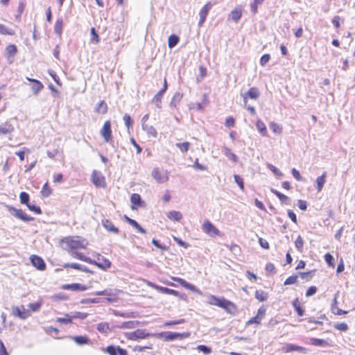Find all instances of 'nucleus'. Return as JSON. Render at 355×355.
Here are the masks:
<instances>
[{"instance_id": "obj_2", "label": "nucleus", "mask_w": 355, "mask_h": 355, "mask_svg": "<svg viewBox=\"0 0 355 355\" xmlns=\"http://www.w3.org/2000/svg\"><path fill=\"white\" fill-rule=\"evenodd\" d=\"M190 336L189 332L178 333L172 331H164L153 334V337L163 338L164 341H173L177 339L182 340Z\"/></svg>"}, {"instance_id": "obj_7", "label": "nucleus", "mask_w": 355, "mask_h": 355, "mask_svg": "<svg viewBox=\"0 0 355 355\" xmlns=\"http://www.w3.org/2000/svg\"><path fill=\"white\" fill-rule=\"evenodd\" d=\"M153 334L146 332L145 329H137L135 331L126 333V338L129 340H136L153 336Z\"/></svg>"}, {"instance_id": "obj_49", "label": "nucleus", "mask_w": 355, "mask_h": 355, "mask_svg": "<svg viewBox=\"0 0 355 355\" xmlns=\"http://www.w3.org/2000/svg\"><path fill=\"white\" fill-rule=\"evenodd\" d=\"M20 202L21 204L27 205L29 203L30 197L28 193L25 191H22L19 194Z\"/></svg>"}, {"instance_id": "obj_17", "label": "nucleus", "mask_w": 355, "mask_h": 355, "mask_svg": "<svg viewBox=\"0 0 355 355\" xmlns=\"http://www.w3.org/2000/svg\"><path fill=\"white\" fill-rule=\"evenodd\" d=\"M101 224L107 232L115 234H118L119 233V230L115 227L114 225L109 219H102Z\"/></svg>"}, {"instance_id": "obj_52", "label": "nucleus", "mask_w": 355, "mask_h": 355, "mask_svg": "<svg viewBox=\"0 0 355 355\" xmlns=\"http://www.w3.org/2000/svg\"><path fill=\"white\" fill-rule=\"evenodd\" d=\"M295 245L299 252H302L303 246H304V240L300 235H299L297 236V238L296 239V240L295 241Z\"/></svg>"}, {"instance_id": "obj_26", "label": "nucleus", "mask_w": 355, "mask_h": 355, "mask_svg": "<svg viewBox=\"0 0 355 355\" xmlns=\"http://www.w3.org/2000/svg\"><path fill=\"white\" fill-rule=\"evenodd\" d=\"M95 111L99 114H105L107 112V105L104 101H100L95 107Z\"/></svg>"}, {"instance_id": "obj_45", "label": "nucleus", "mask_w": 355, "mask_h": 355, "mask_svg": "<svg viewBox=\"0 0 355 355\" xmlns=\"http://www.w3.org/2000/svg\"><path fill=\"white\" fill-rule=\"evenodd\" d=\"M52 190L49 187L48 182H46L41 190V194L43 197L47 198L51 194Z\"/></svg>"}, {"instance_id": "obj_11", "label": "nucleus", "mask_w": 355, "mask_h": 355, "mask_svg": "<svg viewBox=\"0 0 355 355\" xmlns=\"http://www.w3.org/2000/svg\"><path fill=\"white\" fill-rule=\"evenodd\" d=\"M266 309L263 306H261L257 311V313L255 316L251 318L248 322L247 324H260L262 319L266 315Z\"/></svg>"}, {"instance_id": "obj_22", "label": "nucleus", "mask_w": 355, "mask_h": 355, "mask_svg": "<svg viewBox=\"0 0 355 355\" xmlns=\"http://www.w3.org/2000/svg\"><path fill=\"white\" fill-rule=\"evenodd\" d=\"M270 191L272 193H274L279 198V200L281 201L282 203H284L286 205H290L291 200L288 196H286V195L282 193L281 192H279V191H277L273 188H272L270 189Z\"/></svg>"}, {"instance_id": "obj_41", "label": "nucleus", "mask_w": 355, "mask_h": 355, "mask_svg": "<svg viewBox=\"0 0 355 355\" xmlns=\"http://www.w3.org/2000/svg\"><path fill=\"white\" fill-rule=\"evenodd\" d=\"M167 216L169 219L173 220L175 221H179L182 216L180 211H171L168 213Z\"/></svg>"}, {"instance_id": "obj_56", "label": "nucleus", "mask_w": 355, "mask_h": 355, "mask_svg": "<svg viewBox=\"0 0 355 355\" xmlns=\"http://www.w3.org/2000/svg\"><path fill=\"white\" fill-rule=\"evenodd\" d=\"M114 315L122 317V318H135V313L134 312H127V313H121L118 311H114Z\"/></svg>"}, {"instance_id": "obj_37", "label": "nucleus", "mask_w": 355, "mask_h": 355, "mask_svg": "<svg viewBox=\"0 0 355 355\" xmlns=\"http://www.w3.org/2000/svg\"><path fill=\"white\" fill-rule=\"evenodd\" d=\"M257 129L262 136L267 135L266 126L263 121L258 120L256 124Z\"/></svg>"}, {"instance_id": "obj_18", "label": "nucleus", "mask_w": 355, "mask_h": 355, "mask_svg": "<svg viewBox=\"0 0 355 355\" xmlns=\"http://www.w3.org/2000/svg\"><path fill=\"white\" fill-rule=\"evenodd\" d=\"M259 92L257 87H250L247 92L243 94V101L245 104L247 103V98L257 99L259 96Z\"/></svg>"}, {"instance_id": "obj_34", "label": "nucleus", "mask_w": 355, "mask_h": 355, "mask_svg": "<svg viewBox=\"0 0 355 355\" xmlns=\"http://www.w3.org/2000/svg\"><path fill=\"white\" fill-rule=\"evenodd\" d=\"M62 26H63V20L62 18H58L54 26V31L55 33L61 36L62 33Z\"/></svg>"}, {"instance_id": "obj_15", "label": "nucleus", "mask_w": 355, "mask_h": 355, "mask_svg": "<svg viewBox=\"0 0 355 355\" xmlns=\"http://www.w3.org/2000/svg\"><path fill=\"white\" fill-rule=\"evenodd\" d=\"M213 4L211 1L207 3L200 10L199 16L200 20L198 21V25L200 26L205 21L207 16L208 15L209 11L211 8Z\"/></svg>"}, {"instance_id": "obj_53", "label": "nucleus", "mask_w": 355, "mask_h": 355, "mask_svg": "<svg viewBox=\"0 0 355 355\" xmlns=\"http://www.w3.org/2000/svg\"><path fill=\"white\" fill-rule=\"evenodd\" d=\"M130 225L135 228L139 233L146 234V231L135 220H130Z\"/></svg>"}, {"instance_id": "obj_32", "label": "nucleus", "mask_w": 355, "mask_h": 355, "mask_svg": "<svg viewBox=\"0 0 355 355\" xmlns=\"http://www.w3.org/2000/svg\"><path fill=\"white\" fill-rule=\"evenodd\" d=\"M180 38L178 35L172 34L168 37V46L170 49L175 47L179 42Z\"/></svg>"}, {"instance_id": "obj_36", "label": "nucleus", "mask_w": 355, "mask_h": 355, "mask_svg": "<svg viewBox=\"0 0 355 355\" xmlns=\"http://www.w3.org/2000/svg\"><path fill=\"white\" fill-rule=\"evenodd\" d=\"M255 297L259 302H264L268 298V293L264 290H256Z\"/></svg>"}, {"instance_id": "obj_10", "label": "nucleus", "mask_w": 355, "mask_h": 355, "mask_svg": "<svg viewBox=\"0 0 355 355\" xmlns=\"http://www.w3.org/2000/svg\"><path fill=\"white\" fill-rule=\"evenodd\" d=\"M152 176L158 183H164L168 181V175L166 171H160L158 168H154L152 171Z\"/></svg>"}, {"instance_id": "obj_64", "label": "nucleus", "mask_w": 355, "mask_h": 355, "mask_svg": "<svg viewBox=\"0 0 355 355\" xmlns=\"http://www.w3.org/2000/svg\"><path fill=\"white\" fill-rule=\"evenodd\" d=\"M26 206H27V207L28 208V209L30 211H33V212H35V214H42V209H41V208L40 207L36 206L35 205H32L30 202Z\"/></svg>"}, {"instance_id": "obj_51", "label": "nucleus", "mask_w": 355, "mask_h": 355, "mask_svg": "<svg viewBox=\"0 0 355 355\" xmlns=\"http://www.w3.org/2000/svg\"><path fill=\"white\" fill-rule=\"evenodd\" d=\"M263 1L264 0H254V1L250 3V10L254 15L257 12L258 6L261 5Z\"/></svg>"}, {"instance_id": "obj_42", "label": "nucleus", "mask_w": 355, "mask_h": 355, "mask_svg": "<svg viewBox=\"0 0 355 355\" xmlns=\"http://www.w3.org/2000/svg\"><path fill=\"white\" fill-rule=\"evenodd\" d=\"M162 293L173 295L179 297L181 299L186 300L187 295L185 294L180 293L177 290H159Z\"/></svg>"}, {"instance_id": "obj_31", "label": "nucleus", "mask_w": 355, "mask_h": 355, "mask_svg": "<svg viewBox=\"0 0 355 355\" xmlns=\"http://www.w3.org/2000/svg\"><path fill=\"white\" fill-rule=\"evenodd\" d=\"M139 324V322L138 321H127L122 322L119 327L121 329H135Z\"/></svg>"}, {"instance_id": "obj_8", "label": "nucleus", "mask_w": 355, "mask_h": 355, "mask_svg": "<svg viewBox=\"0 0 355 355\" xmlns=\"http://www.w3.org/2000/svg\"><path fill=\"white\" fill-rule=\"evenodd\" d=\"M101 135L103 137L105 141L112 144V130L111 123L110 121H106L101 130Z\"/></svg>"}, {"instance_id": "obj_44", "label": "nucleus", "mask_w": 355, "mask_h": 355, "mask_svg": "<svg viewBox=\"0 0 355 355\" xmlns=\"http://www.w3.org/2000/svg\"><path fill=\"white\" fill-rule=\"evenodd\" d=\"M0 34L5 35H13L15 34V31L11 28H8L5 25L0 24Z\"/></svg>"}, {"instance_id": "obj_9", "label": "nucleus", "mask_w": 355, "mask_h": 355, "mask_svg": "<svg viewBox=\"0 0 355 355\" xmlns=\"http://www.w3.org/2000/svg\"><path fill=\"white\" fill-rule=\"evenodd\" d=\"M91 180L97 187L104 188L105 187V178L102 175L101 172L94 171L92 174Z\"/></svg>"}, {"instance_id": "obj_21", "label": "nucleus", "mask_w": 355, "mask_h": 355, "mask_svg": "<svg viewBox=\"0 0 355 355\" xmlns=\"http://www.w3.org/2000/svg\"><path fill=\"white\" fill-rule=\"evenodd\" d=\"M173 281L176 282L177 284L173 283V282H169V283H168V285L171 286H175V287L178 286V285H180V286L184 287L185 288H191V289L196 288L194 286L187 283L185 280H184L182 279L173 278Z\"/></svg>"}, {"instance_id": "obj_57", "label": "nucleus", "mask_w": 355, "mask_h": 355, "mask_svg": "<svg viewBox=\"0 0 355 355\" xmlns=\"http://www.w3.org/2000/svg\"><path fill=\"white\" fill-rule=\"evenodd\" d=\"M57 321L62 324H69L72 322V319L70 313H67L64 318H58Z\"/></svg>"}, {"instance_id": "obj_24", "label": "nucleus", "mask_w": 355, "mask_h": 355, "mask_svg": "<svg viewBox=\"0 0 355 355\" xmlns=\"http://www.w3.org/2000/svg\"><path fill=\"white\" fill-rule=\"evenodd\" d=\"M142 129L146 132L148 137H156L157 132L153 125H148L144 123H141Z\"/></svg>"}, {"instance_id": "obj_4", "label": "nucleus", "mask_w": 355, "mask_h": 355, "mask_svg": "<svg viewBox=\"0 0 355 355\" xmlns=\"http://www.w3.org/2000/svg\"><path fill=\"white\" fill-rule=\"evenodd\" d=\"M6 208L12 216L24 222H29L34 219L33 217L28 216L22 209H16L11 205H6Z\"/></svg>"}, {"instance_id": "obj_50", "label": "nucleus", "mask_w": 355, "mask_h": 355, "mask_svg": "<svg viewBox=\"0 0 355 355\" xmlns=\"http://www.w3.org/2000/svg\"><path fill=\"white\" fill-rule=\"evenodd\" d=\"M42 304V301L39 300L35 303H30L28 306L31 309V311L33 312L38 311L41 308V306Z\"/></svg>"}, {"instance_id": "obj_13", "label": "nucleus", "mask_w": 355, "mask_h": 355, "mask_svg": "<svg viewBox=\"0 0 355 355\" xmlns=\"http://www.w3.org/2000/svg\"><path fill=\"white\" fill-rule=\"evenodd\" d=\"M32 265L35 267L37 270H44L46 268V263L44 259L37 255L33 254L30 257Z\"/></svg>"}, {"instance_id": "obj_5", "label": "nucleus", "mask_w": 355, "mask_h": 355, "mask_svg": "<svg viewBox=\"0 0 355 355\" xmlns=\"http://www.w3.org/2000/svg\"><path fill=\"white\" fill-rule=\"evenodd\" d=\"M12 315L21 320H26L31 315V311L24 308V306H13L12 307Z\"/></svg>"}, {"instance_id": "obj_28", "label": "nucleus", "mask_w": 355, "mask_h": 355, "mask_svg": "<svg viewBox=\"0 0 355 355\" xmlns=\"http://www.w3.org/2000/svg\"><path fill=\"white\" fill-rule=\"evenodd\" d=\"M315 270H312L304 272H299L298 277H300L302 280L308 282L313 278V277L315 275Z\"/></svg>"}, {"instance_id": "obj_33", "label": "nucleus", "mask_w": 355, "mask_h": 355, "mask_svg": "<svg viewBox=\"0 0 355 355\" xmlns=\"http://www.w3.org/2000/svg\"><path fill=\"white\" fill-rule=\"evenodd\" d=\"M51 299L53 302H60L61 301H66L69 299V297L67 295L59 293L58 294H55L53 296L51 297Z\"/></svg>"}, {"instance_id": "obj_19", "label": "nucleus", "mask_w": 355, "mask_h": 355, "mask_svg": "<svg viewBox=\"0 0 355 355\" xmlns=\"http://www.w3.org/2000/svg\"><path fill=\"white\" fill-rule=\"evenodd\" d=\"M130 201L132 203V209H135V206L138 207H144L145 206V202L141 200V198L138 193H132L130 196Z\"/></svg>"}, {"instance_id": "obj_23", "label": "nucleus", "mask_w": 355, "mask_h": 355, "mask_svg": "<svg viewBox=\"0 0 355 355\" xmlns=\"http://www.w3.org/2000/svg\"><path fill=\"white\" fill-rule=\"evenodd\" d=\"M327 172L324 171L322 175L317 178L315 180V188L318 191H321L326 182Z\"/></svg>"}, {"instance_id": "obj_43", "label": "nucleus", "mask_w": 355, "mask_h": 355, "mask_svg": "<svg viewBox=\"0 0 355 355\" xmlns=\"http://www.w3.org/2000/svg\"><path fill=\"white\" fill-rule=\"evenodd\" d=\"M242 12L240 10L234 9L231 11L230 17L235 22H237L241 17Z\"/></svg>"}, {"instance_id": "obj_35", "label": "nucleus", "mask_w": 355, "mask_h": 355, "mask_svg": "<svg viewBox=\"0 0 355 355\" xmlns=\"http://www.w3.org/2000/svg\"><path fill=\"white\" fill-rule=\"evenodd\" d=\"M224 155L229 157L233 162L236 163L238 162V157L227 147L223 148Z\"/></svg>"}, {"instance_id": "obj_14", "label": "nucleus", "mask_w": 355, "mask_h": 355, "mask_svg": "<svg viewBox=\"0 0 355 355\" xmlns=\"http://www.w3.org/2000/svg\"><path fill=\"white\" fill-rule=\"evenodd\" d=\"M282 350L285 353H289V352H292L294 351H297V352H299L300 353H303V354H306L307 352L306 348L302 347V346L297 345L295 344H293V343L286 344L283 347Z\"/></svg>"}, {"instance_id": "obj_58", "label": "nucleus", "mask_w": 355, "mask_h": 355, "mask_svg": "<svg viewBox=\"0 0 355 355\" xmlns=\"http://www.w3.org/2000/svg\"><path fill=\"white\" fill-rule=\"evenodd\" d=\"M334 327L341 331H347L349 329L347 324L345 322L336 323L334 324Z\"/></svg>"}, {"instance_id": "obj_30", "label": "nucleus", "mask_w": 355, "mask_h": 355, "mask_svg": "<svg viewBox=\"0 0 355 355\" xmlns=\"http://www.w3.org/2000/svg\"><path fill=\"white\" fill-rule=\"evenodd\" d=\"M183 97V94L180 92H176L173 95L171 102H170V107H176L180 102L181 101L182 98Z\"/></svg>"}, {"instance_id": "obj_61", "label": "nucleus", "mask_w": 355, "mask_h": 355, "mask_svg": "<svg viewBox=\"0 0 355 355\" xmlns=\"http://www.w3.org/2000/svg\"><path fill=\"white\" fill-rule=\"evenodd\" d=\"M234 179L235 182L238 184L241 190H244V182L243 178L239 175H234Z\"/></svg>"}, {"instance_id": "obj_60", "label": "nucleus", "mask_w": 355, "mask_h": 355, "mask_svg": "<svg viewBox=\"0 0 355 355\" xmlns=\"http://www.w3.org/2000/svg\"><path fill=\"white\" fill-rule=\"evenodd\" d=\"M96 329L101 333H106L109 329V325L107 322H101L97 324Z\"/></svg>"}, {"instance_id": "obj_47", "label": "nucleus", "mask_w": 355, "mask_h": 355, "mask_svg": "<svg viewBox=\"0 0 355 355\" xmlns=\"http://www.w3.org/2000/svg\"><path fill=\"white\" fill-rule=\"evenodd\" d=\"M190 145V143L187 141L183 143H177L175 144L176 147L178 148L183 153H187L189 150Z\"/></svg>"}, {"instance_id": "obj_1", "label": "nucleus", "mask_w": 355, "mask_h": 355, "mask_svg": "<svg viewBox=\"0 0 355 355\" xmlns=\"http://www.w3.org/2000/svg\"><path fill=\"white\" fill-rule=\"evenodd\" d=\"M208 303L211 305L217 306L231 315H235L238 311L237 307L232 302L226 300L224 297H218L215 295H210L208 297Z\"/></svg>"}, {"instance_id": "obj_25", "label": "nucleus", "mask_w": 355, "mask_h": 355, "mask_svg": "<svg viewBox=\"0 0 355 355\" xmlns=\"http://www.w3.org/2000/svg\"><path fill=\"white\" fill-rule=\"evenodd\" d=\"M14 131V127L12 125L5 123L2 125H0V135H7L10 134Z\"/></svg>"}, {"instance_id": "obj_55", "label": "nucleus", "mask_w": 355, "mask_h": 355, "mask_svg": "<svg viewBox=\"0 0 355 355\" xmlns=\"http://www.w3.org/2000/svg\"><path fill=\"white\" fill-rule=\"evenodd\" d=\"M70 315H71V319L79 318L81 320L85 319L88 315V314L86 313H82V312H78V311L71 312V313H70Z\"/></svg>"}, {"instance_id": "obj_3", "label": "nucleus", "mask_w": 355, "mask_h": 355, "mask_svg": "<svg viewBox=\"0 0 355 355\" xmlns=\"http://www.w3.org/2000/svg\"><path fill=\"white\" fill-rule=\"evenodd\" d=\"M63 242L71 250H76L79 248L84 249L87 245V242L85 239H80L79 236L76 238H65L63 239Z\"/></svg>"}, {"instance_id": "obj_16", "label": "nucleus", "mask_w": 355, "mask_h": 355, "mask_svg": "<svg viewBox=\"0 0 355 355\" xmlns=\"http://www.w3.org/2000/svg\"><path fill=\"white\" fill-rule=\"evenodd\" d=\"M105 352L110 355H128L127 351L119 346L109 345Z\"/></svg>"}, {"instance_id": "obj_12", "label": "nucleus", "mask_w": 355, "mask_h": 355, "mask_svg": "<svg viewBox=\"0 0 355 355\" xmlns=\"http://www.w3.org/2000/svg\"><path fill=\"white\" fill-rule=\"evenodd\" d=\"M202 230L210 236H216L220 234V231L209 220L205 221L202 226Z\"/></svg>"}, {"instance_id": "obj_48", "label": "nucleus", "mask_w": 355, "mask_h": 355, "mask_svg": "<svg viewBox=\"0 0 355 355\" xmlns=\"http://www.w3.org/2000/svg\"><path fill=\"white\" fill-rule=\"evenodd\" d=\"M163 96L161 95V94L157 93L153 98V103L155 105V106L160 109L162 107V99Z\"/></svg>"}, {"instance_id": "obj_6", "label": "nucleus", "mask_w": 355, "mask_h": 355, "mask_svg": "<svg viewBox=\"0 0 355 355\" xmlns=\"http://www.w3.org/2000/svg\"><path fill=\"white\" fill-rule=\"evenodd\" d=\"M98 295H105L107 296L105 297H103L101 300H98V298H94V299H88L86 300V302H90L92 303H99V302H113L116 300V297L115 295H110V293L107 292V290H103L101 291H99L96 293Z\"/></svg>"}, {"instance_id": "obj_54", "label": "nucleus", "mask_w": 355, "mask_h": 355, "mask_svg": "<svg viewBox=\"0 0 355 355\" xmlns=\"http://www.w3.org/2000/svg\"><path fill=\"white\" fill-rule=\"evenodd\" d=\"M311 343L315 346H324L327 345V342L325 340L315 338L311 339Z\"/></svg>"}, {"instance_id": "obj_46", "label": "nucleus", "mask_w": 355, "mask_h": 355, "mask_svg": "<svg viewBox=\"0 0 355 355\" xmlns=\"http://www.w3.org/2000/svg\"><path fill=\"white\" fill-rule=\"evenodd\" d=\"M101 259L103 262H95V264L100 268L106 269L111 266V262L108 259L104 258L103 257H102Z\"/></svg>"}, {"instance_id": "obj_20", "label": "nucleus", "mask_w": 355, "mask_h": 355, "mask_svg": "<svg viewBox=\"0 0 355 355\" xmlns=\"http://www.w3.org/2000/svg\"><path fill=\"white\" fill-rule=\"evenodd\" d=\"M338 293L339 292H337V293L335 295V297H334V300H333V303L331 304V312L334 314L338 315H341L347 314L348 313V311H347L342 310V309H339L338 307V306H337V297H338Z\"/></svg>"}, {"instance_id": "obj_39", "label": "nucleus", "mask_w": 355, "mask_h": 355, "mask_svg": "<svg viewBox=\"0 0 355 355\" xmlns=\"http://www.w3.org/2000/svg\"><path fill=\"white\" fill-rule=\"evenodd\" d=\"M17 52V48L14 44H9L6 49V54L9 58L10 56L14 57Z\"/></svg>"}, {"instance_id": "obj_29", "label": "nucleus", "mask_w": 355, "mask_h": 355, "mask_svg": "<svg viewBox=\"0 0 355 355\" xmlns=\"http://www.w3.org/2000/svg\"><path fill=\"white\" fill-rule=\"evenodd\" d=\"M64 268H71L87 272H90L87 266L76 263H67L64 265Z\"/></svg>"}, {"instance_id": "obj_27", "label": "nucleus", "mask_w": 355, "mask_h": 355, "mask_svg": "<svg viewBox=\"0 0 355 355\" xmlns=\"http://www.w3.org/2000/svg\"><path fill=\"white\" fill-rule=\"evenodd\" d=\"M292 305L299 316H303L304 310L301 307L299 299L297 297L292 302Z\"/></svg>"}, {"instance_id": "obj_62", "label": "nucleus", "mask_w": 355, "mask_h": 355, "mask_svg": "<svg viewBox=\"0 0 355 355\" xmlns=\"http://www.w3.org/2000/svg\"><path fill=\"white\" fill-rule=\"evenodd\" d=\"M123 121L126 125V127L129 129L130 127L132 126L133 124V120L132 119L131 116L128 114H125L123 116Z\"/></svg>"}, {"instance_id": "obj_38", "label": "nucleus", "mask_w": 355, "mask_h": 355, "mask_svg": "<svg viewBox=\"0 0 355 355\" xmlns=\"http://www.w3.org/2000/svg\"><path fill=\"white\" fill-rule=\"evenodd\" d=\"M75 343L78 345H82L89 343V339L86 336H77L73 338Z\"/></svg>"}, {"instance_id": "obj_59", "label": "nucleus", "mask_w": 355, "mask_h": 355, "mask_svg": "<svg viewBox=\"0 0 355 355\" xmlns=\"http://www.w3.org/2000/svg\"><path fill=\"white\" fill-rule=\"evenodd\" d=\"M267 168L270 169L277 176L281 177L283 175L282 173L272 164L268 163Z\"/></svg>"}, {"instance_id": "obj_63", "label": "nucleus", "mask_w": 355, "mask_h": 355, "mask_svg": "<svg viewBox=\"0 0 355 355\" xmlns=\"http://www.w3.org/2000/svg\"><path fill=\"white\" fill-rule=\"evenodd\" d=\"M324 260L329 266H334V258L330 253H327L324 255Z\"/></svg>"}, {"instance_id": "obj_40", "label": "nucleus", "mask_w": 355, "mask_h": 355, "mask_svg": "<svg viewBox=\"0 0 355 355\" xmlns=\"http://www.w3.org/2000/svg\"><path fill=\"white\" fill-rule=\"evenodd\" d=\"M44 86L42 83L38 81H34V83L32 85L31 89L35 95H37L43 89Z\"/></svg>"}]
</instances>
